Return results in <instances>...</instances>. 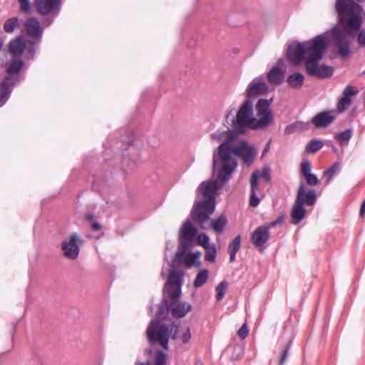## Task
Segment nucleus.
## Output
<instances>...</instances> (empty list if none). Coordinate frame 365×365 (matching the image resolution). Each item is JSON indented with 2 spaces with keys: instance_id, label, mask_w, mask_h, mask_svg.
Masks as SVG:
<instances>
[{
  "instance_id": "nucleus-1",
  "label": "nucleus",
  "mask_w": 365,
  "mask_h": 365,
  "mask_svg": "<svg viewBox=\"0 0 365 365\" xmlns=\"http://www.w3.org/2000/svg\"><path fill=\"white\" fill-rule=\"evenodd\" d=\"M328 45L329 39L325 34L318 35L307 41H294L288 47L287 58L293 65L304 61L307 72L310 76L329 78L332 75L333 68L319 63Z\"/></svg>"
},
{
  "instance_id": "nucleus-2",
  "label": "nucleus",
  "mask_w": 365,
  "mask_h": 365,
  "mask_svg": "<svg viewBox=\"0 0 365 365\" xmlns=\"http://www.w3.org/2000/svg\"><path fill=\"white\" fill-rule=\"evenodd\" d=\"M255 154L254 148L244 140L239 142L237 145L227 142L222 143L212 155L214 173L223 181H228L237 165L235 157L240 156L245 164L250 165Z\"/></svg>"
},
{
  "instance_id": "nucleus-3",
  "label": "nucleus",
  "mask_w": 365,
  "mask_h": 365,
  "mask_svg": "<svg viewBox=\"0 0 365 365\" xmlns=\"http://www.w3.org/2000/svg\"><path fill=\"white\" fill-rule=\"evenodd\" d=\"M212 175L216 178L215 180L202 182L197 188V191L200 192L202 196L207 199L197 202L191 212L193 221L199 224L202 229H206L204 224L215 210L217 191L227 182L218 178L217 175L214 173L213 170Z\"/></svg>"
},
{
  "instance_id": "nucleus-4",
  "label": "nucleus",
  "mask_w": 365,
  "mask_h": 365,
  "mask_svg": "<svg viewBox=\"0 0 365 365\" xmlns=\"http://www.w3.org/2000/svg\"><path fill=\"white\" fill-rule=\"evenodd\" d=\"M165 304L159 306L157 317L153 319L147 328V336L150 343H159L165 349L168 348L170 338L175 339L178 327L175 323L166 326L161 324L160 321L165 315Z\"/></svg>"
},
{
  "instance_id": "nucleus-5",
  "label": "nucleus",
  "mask_w": 365,
  "mask_h": 365,
  "mask_svg": "<svg viewBox=\"0 0 365 365\" xmlns=\"http://www.w3.org/2000/svg\"><path fill=\"white\" fill-rule=\"evenodd\" d=\"M35 42L26 40L22 36H18L11 40L8 44V51L14 58L24 55L27 60L32 59L36 53Z\"/></svg>"
},
{
  "instance_id": "nucleus-6",
  "label": "nucleus",
  "mask_w": 365,
  "mask_h": 365,
  "mask_svg": "<svg viewBox=\"0 0 365 365\" xmlns=\"http://www.w3.org/2000/svg\"><path fill=\"white\" fill-rule=\"evenodd\" d=\"M272 98L259 99L256 105L257 118L252 120V129L256 130L269 126L273 121V115L269 109Z\"/></svg>"
},
{
  "instance_id": "nucleus-7",
  "label": "nucleus",
  "mask_w": 365,
  "mask_h": 365,
  "mask_svg": "<svg viewBox=\"0 0 365 365\" xmlns=\"http://www.w3.org/2000/svg\"><path fill=\"white\" fill-rule=\"evenodd\" d=\"M253 117V103L247 99L239 108L233 123L234 128L238 132H244L246 127L252 129Z\"/></svg>"
},
{
  "instance_id": "nucleus-8",
  "label": "nucleus",
  "mask_w": 365,
  "mask_h": 365,
  "mask_svg": "<svg viewBox=\"0 0 365 365\" xmlns=\"http://www.w3.org/2000/svg\"><path fill=\"white\" fill-rule=\"evenodd\" d=\"M63 0H34V6L38 14L43 16H51V19L45 22L46 26L52 24L53 18L56 17L60 11L61 4Z\"/></svg>"
},
{
  "instance_id": "nucleus-9",
  "label": "nucleus",
  "mask_w": 365,
  "mask_h": 365,
  "mask_svg": "<svg viewBox=\"0 0 365 365\" xmlns=\"http://www.w3.org/2000/svg\"><path fill=\"white\" fill-rule=\"evenodd\" d=\"M44 26L36 17L32 16L25 20L21 32L35 42V46H37L41 41Z\"/></svg>"
},
{
  "instance_id": "nucleus-10",
  "label": "nucleus",
  "mask_w": 365,
  "mask_h": 365,
  "mask_svg": "<svg viewBox=\"0 0 365 365\" xmlns=\"http://www.w3.org/2000/svg\"><path fill=\"white\" fill-rule=\"evenodd\" d=\"M196 234L197 229L193 227L189 220L183 223L180 230L178 255H182V252H184L186 248L192 247V239Z\"/></svg>"
},
{
  "instance_id": "nucleus-11",
  "label": "nucleus",
  "mask_w": 365,
  "mask_h": 365,
  "mask_svg": "<svg viewBox=\"0 0 365 365\" xmlns=\"http://www.w3.org/2000/svg\"><path fill=\"white\" fill-rule=\"evenodd\" d=\"M82 242L81 237L76 233H73L61 243V250L64 256L69 259H76L80 252L78 243Z\"/></svg>"
},
{
  "instance_id": "nucleus-12",
  "label": "nucleus",
  "mask_w": 365,
  "mask_h": 365,
  "mask_svg": "<svg viewBox=\"0 0 365 365\" xmlns=\"http://www.w3.org/2000/svg\"><path fill=\"white\" fill-rule=\"evenodd\" d=\"M267 89L268 87L263 81L262 77H257L249 83L246 90V96L249 100L256 98L264 94Z\"/></svg>"
},
{
  "instance_id": "nucleus-13",
  "label": "nucleus",
  "mask_w": 365,
  "mask_h": 365,
  "mask_svg": "<svg viewBox=\"0 0 365 365\" xmlns=\"http://www.w3.org/2000/svg\"><path fill=\"white\" fill-rule=\"evenodd\" d=\"M189 248H186L184 252H182V255H178V250L175 254V257L177 259L181 261L186 267H200L201 262L200 260L201 252H188Z\"/></svg>"
},
{
  "instance_id": "nucleus-14",
  "label": "nucleus",
  "mask_w": 365,
  "mask_h": 365,
  "mask_svg": "<svg viewBox=\"0 0 365 365\" xmlns=\"http://www.w3.org/2000/svg\"><path fill=\"white\" fill-rule=\"evenodd\" d=\"M285 65L282 60H279L267 73V80L272 84H280L284 77Z\"/></svg>"
},
{
  "instance_id": "nucleus-15",
  "label": "nucleus",
  "mask_w": 365,
  "mask_h": 365,
  "mask_svg": "<svg viewBox=\"0 0 365 365\" xmlns=\"http://www.w3.org/2000/svg\"><path fill=\"white\" fill-rule=\"evenodd\" d=\"M358 89L352 86H346L343 91L341 97L337 103V111L342 113L346 110L351 104V97L357 94Z\"/></svg>"
},
{
  "instance_id": "nucleus-16",
  "label": "nucleus",
  "mask_w": 365,
  "mask_h": 365,
  "mask_svg": "<svg viewBox=\"0 0 365 365\" xmlns=\"http://www.w3.org/2000/svg\"><path fill=\"white\" fill-rule=\"evenodd\" d=\"M295 201L302 205L312 206L317 201L316 192L313 190H305L304 185L301 184L298 188Z\"/></svg>"
},
{
  "instance_id": "nucleus-17",
  "label": "nucleus",
  "mask_w": 365,
  "mask_h": 365,
  "mask_svg": "<svg viewBox=\"0 0 365 365\" xmlns=\"http://www.w3.org/2000/svg\"><path fill=\"white\" fill-rule=\"evenodd\" d=\"M259 178V171L256 170L254 171L252 174L250 179V205L255 207H257L259 202L261 199L264 197L262 193H259V197L257 195V191L258 190V180Z\"/></svg>"
},
{
  "instance_id": "nucleus-18",
  "label": "nucleus",
  "mask_w": 365,
  "mask_h": 365,
  "mask_svg": "<svg viewBox=\"0 0 365 365\" xmlns=\"http://www.w3.org/2000/svg\"><path fill=\"white\" fill-rule=\"evenodd\" d=\"M269 227H258L252 235V242L257 247H262L269 238Z\"/></svg>"
},
{
  "instance_id": "nucleus-19",
  "label": "nucleus",
  "mask_w": 365,
  "mask_h": 365,
  "mask_svg": "<svg viewBox=\"0 0 365 365\" xmlns=\"http://www.w3.org/2000/svg\"><path fill=\"white\" fill-rule=\"evenodd\" d=\"M15 84V81L10 77H6L0 83V107L3 106L9 98L11 88Z\"/></svg>"
},
{
  "instance_id": "nucleus-20",
  "label": "nucleus",
  "mask_w": 365,
  "mask_h": 365,
  "mask_svg": "<svg viewBox=\"0 0 365 365\" xmlns=\"http://www.w3.org/2000/svg\"><path fill=\"white\" fill-rule=\"evenodd\" d=\"M334 118L331 111H323L317 114L312 121L317 128H322L331 124Z\"/></svg>"
},
{
  "instance_id": "nucleus-21",
  "label": "nucleus",
  "mask_w": 365,
  "mask_h": 365,
  "mask_svg": "<svg viewBox=\"0 0 365 365\" xmlns=\"http://www.w3.org/2000/svg\"><path fill=\"white\" fill-rule=\"evenodd\" d=\"M334 34H335V39L337 41L338 46H339V55L343 57L346 58L349 56L350 51L349 46L346 44H344L343 42L346 39L345 34L342 31H341L339 29L335 28L334 29Z\"/></svg>"
},
{
  "instance_id": "nucleus-22",
  "label": "nucleus",
  "mask_w": 365,
  "mask_h": 365,
  "mask_svg": "<svg viewBox=\"0 0 365 365\" xmlns=\"http://www.w3.org/2000/svg\"><path fill=\"white\" fill-rule=\"evenodd\" d=\"M306 215V210L304 205L294 202L292 211H291V217L292 224H298Z\"/></svg>"
},
{
  "instance_id": "nucleus-23",
  "label": "nucleus",
  "mask_w": 365,
  "mask_h": 365,
  "mask_svg": "<svg viewBox=\"0 0 365 365\" xmlns=\"http://www.w3.org/2000/svg\"><path fill=\"white\" fill-rule=\"evenodd\" d=\"M191 305L189 303L174 304L171 309V314L175 318H182L191 310Z\"/></svg>"
},
{
  "instance_id": "nucleus-24",
  "label": "nucleus",
  "mask_w": 365,
  "mask_h": 365,
  "mask_svg": "<svg viewBox=\"0 0 365 365\" xmlns=\"http://www.w3.org/2000/svg\"><path fill=\"white\" fill-rule=\"evenodd\" d=\"M227 224V217L220 215V217L211 220V227L217 233H222L225 230V226Z\"/></svg>"
},
{
  "instance_id": "nucleus-25",
  "label": "nucleus",
  "mask_w": 365,
  "mask_h": 365,
  "mask_svg": "<svg viewBox=\"0 0 365 365\" xmlns=\"http://www.w3.org/2000/svg\"><path fill=\"white\" fill-rule=\"evenodd\" d=\"M183 282V273L178 270H171L168 277L170 286L181 287Z\"/></svg>"
},
{
  "instance_id": "nucleus-26",
  "label": "nucleus",
  "mask_w": 365,
  "mask_h": 365,
  "mask_svg": "<svg viewBox=\"0 0 365 365\" xmlns=\"http://www.w3.org/2000/svg\"><path fill=\"white\" fill-rule=\"evenodd\" d=\"M19 26L20 19L18 17L14 16L5 21L4 24V30L7 34H11Z\"/></svg>"
},
{
  "instance_id": "nucleus-27",
  "label": "nucleus",
  "mask_w": 365,
  "mask_h": 365,
  "mask_svg": "<svg viewBox=\"0 0 365 365\" xmlns=\"http://www.w3.org/2000/svg\"><path fill=\"white\" fill-rule=\"evenodd\" d=\"M241 237L240 235H237L232 242L229 245L228 250L230 253V259L233 262L235 259L236 253L238 252L240 247Z\"/></svg>"
},
{
  "instance_id": "nucleus-28",
  "label": "nucleus",
  "mask_w": 365,
  "mask_h": 365,
  "mask_svg": "<svg viewBox=\"0 0 365 365\" xmlns=\"http://www.w3.org/2000/svg\"><path fill=\"white\" fill-rule=\"evenodd\" d=\"M352 135V130L348 129L341 133H335L334 138L340 145H346Z\"/></svg>"
},
{
  "instance_id": "nucleus-29",
  "label": "nucleus",
  "mask_w": 365,
  "mask_h": 365,
  "mask_svg": "<svg viewBox=\"0 0 365 365\" xmlns=\"http://www.w3.org/2000/svg\"><path fill=\"white\" fill-rule=\"evenodd\" d=\"M24 66V62L21 59L14 60L7 68L8 77H11L12 75H17Z\"/></svg>"
},
{
  "instance_id": "nucleus-30",
  "label": "nucleus",
  "mask_w": 365,
  "mask_h": 365,
  "mask_svg": "<svg viewBox=\"0 0 365 365\" xmlns=\"http://www.w3.org/2000/svg\"><path fill=\"white\" fill-rule=\"evenodd\" d=\"M287 82L292 88H299L304 82V76L299 73H295L288 77Z\"/></svg>"
},
{
  "instance_id": "nucleus-31",
  "label": "nucleus",
  "mask_w": 365,
  "mask_h": 365,
  "mask_svg": "<svg viewBox=\"0 0 365 365\" xmlns=\"http://www.w3.org/2000/svg\"><path fill=\"white\" fill-rule=\"evenodd\" d=\"M208 279V270L202 269L196 276L194 281V286L195 287H200L203 285Z\"/></svg>"
},
{
  "instance_id": "nucleus-32",
  "label": "nucleus",
  "mask_w": 365,
  "mask_h": 365,
  "mask_svg": "<svg viewBox=\"0 0 365 365\" xmlns=\"http://www.w3.org/2000/svg\"><path fill=\"white\" fill-rule=\"evenodd\" d=\"M323 146V143L319 140H312L309 141L306 147L305 151L308 153H314L320 150Z\"/></svg>"
},
{
  "instance_id": "nucleus-33",
  "label": "nucleus",
  "mask_w": 365,
  "mask_h": 365,
  "mask_svg": "<svg viewBox=\"0 0 365 365\" xmlns=\"http://www.w3.org/2000/svg\"><path fill=\"white\" fill-rule=\"evenodd\" d=\"M165 354L162 351H158L154 364H152L150 361H148L145 364L138 362L136 365H165Z\"/></svg>"
},
{
  "instance_id": "nucleus-34",
  "label": "nucleus",
  "mask_w": 365,
  "mask_h": 365,
  "mask_svg": "<svg viewBox=\"0 0 365 365\" xmlns=\"http://www.w3.org/2000/svg\"><path fill=\"white\" fill-rule=\"evenodd\" d=\"M227 287H228V283L225 281L221 282L217 285V287L215 289L216 292H217L216 298H217V301L221 300L224 297L225 292L227 289Z\"/></svg>"
},
{
  "instance_id": "nucleus-35",
  "label": "nucleus",
  "mask_w": 365,
  "mask_h": 365,
  "mask_svg": "<svg viewBox=\"0 0 365 365\" xmlns=\"http://www.w3.org/2000/svg\"><path fill=\"white\" fill-rule=\"evenodd\" d=\"M205 259L208 262H213L216 258V248L215 245H210L205 248Z\"/></svg>"
},
{
  "instance_id": "nucleus-36",
  "label": "nucleus",
  "mask_w": 365,
  "mask_h": 365,
  "mask_svg": "<svg viewBox=\"0 0 365 365\" xmlns=\"http://www.w3.org/2000/svg\"><path fill=\"white\" fill-rule=\"evenodd\" d=\"M339 168V165H334L323 173V177L326 179L327 184L331 181V178L335 175Z\"/></svg>"
},
{
  "instance_id": "nucleus-37",
  "label": "nucleus",
  "mask_w": 365,
  "mask_h": 365,
  "mask_svg": "<svg viewBox=\"0 0 365 365\" xmlns=\"http://www.w3.org/2000/svg\"><path fill=\"white\" fill-rule=\"evenodd\" d=\"M168 294L170 298L174 302L178 300L181 295V287L179 286H170Z\"/></svg>"
},
{
  "instance_id": "nucleus-38",
  "label": "nucleus",
  "mask_w": 365,
  "mask_h": 365,
  "mask_svg": "<svg viewBox=\"0 0 365 365\" xmlns=\"http://www.w3.org/2000/svg\"><path fill=\"white\" fill-rule=\"evenodd\" d=\"M19 4V11L23 13L28 14L31 11V4L29 0H18Z\"/></svg>"
},
{
  "instance_id": "nucleus-39",
  "label": "nucleus",
  "mask_w": 365,
  "mask_h": 365,
  "mask_svg": "<svg viewBox=\"0 0 365 365\" xmlns=\"http://www.w3.org/2000/svg\"><path fill=\"white\" fill-rule=\"evenodd\" d=\"M178 338L182 341V343H187L191 339V333L190 329L188 327L182 329L180 331V334L178 336Z\"/></svg>"
},
{
  "instance_id": "nucleus-40",
  "label": "nucleus",
  "mask_w": 365,
  "mask_h": 365,
  "mask_svg": "<svg viewBox=\"0 0 365 365\" xmlns=\"http://www.w3.org/2000/svg\"><path fill=\"white\" fill-rule=\"evenodd\" d=\"M304 178H305L307 184L309 186H315L318 185L319 182L317 177L312 173L304 176Z\"/></svg>"
},
{
  "instance_id": "nucleus-41",
  "label": "nucleus",
  "mask_w": 365,
  "mask_h": 365,
  "mask_svg": "<svg viewBox=\"0 0 365 365\" xmlns=\"http://www.w3.org/2000/svg\"><path fill=\"white\" fill-rule=\"evenodd\" d=\"M209 237L205 234H200L197 237V244L202 246L204 248L210 246Z\"/></svg>"
},
{
  "instance_id": "nucleus-42",
  "label": "nucleus",
  "mask_w": 365,
  "mask_h": 365,
  "mask_svg": "<svg viewBox=\"0 0 365 365\" xmlns=\"http://www.w3.org/2000/svg\"><path fill=\"white\" fill-rule=\"evenodd\" d=\"M301 173L303 176L311 173V165L309 161L306 160L301 164Z\"/></svg>"
},
{
  "instance_id": "nucleus-43",
  "label": "nucleus",
  "mask_w": 365,
  "mask_h": 365,
  "mask_svg": "<svg viewBox=\"0 0 365 365\" xmlns=\"http://www.w3.org/2000/svg\"><path fill=\"white\" fill-rule=\"evenodd\" d=\"M259 177L264 180L266 182L270 180V169L267 166H264L261 171H259Z\"/></svg>"
},
{
  "instance_id": "nucleus-44",
  "label": "nucleus",
  "mask_w": 365,
  "mask_h": 365,
  "mask_svg": "<svg viewBox=\"0 0 365 365\" xmlns=\"http://www.w3.org/2000/svg\"><path fill=\"white\" fill-rule=\"evenodd\" d=\"M249 329L246 324H244L238 330V335L242 339H245L248 335Z\"/></svg>"
},
{
  "instance_id": "nucleus-45",
  "label": "nucleus",
  "mask_w": 365,
  "mask_h": 365,
  "mask_svg": "<svg viewBox=\"0 0 365 365\" xmlns=\"http://www.w3.org/2000/svg\"><path fill=\"white\" fill-rule=\"evenodd\" d=\"M289 345L287 344V346L285 347V349L283 350V351L282 353V355H281V357H280V360H279V365H283L284 364V362L287 360V356H288V354H289Z\"/></svg>"
},
{
  "instance_id": "nucleus-46",
  "label": "nucleus",
  "mask_w": 365,
  "mask_h": 365,
  "mask_svg": "<svg viewBox=\"0 0 365 365\" xmlns=\"http://www.w3.org/2000/svg\"><path fill=\"white\" fill-rule=\"evenodd\" d=\"M225 134L226 133L225 132L217 131L211 134V138L212 140L220 142L225 138Z\"/></svg>"
},
{
  "instance_id": "nucleus-47",
  "label": "nucleus",
  "mask_w": 365,
  "mask_h": 365,
  "mask_svg": "<svg viewBox=\"0 0 365 365\" xmlns=\"http://www.w3.org/2000/svg\"><path fill=\"white\" fill-rule=\"evenodd\" d=\"M358 42L360 46H365V31L362 30L358 35Z\"/></svg>"
},
{
  "instance_id": "nucleus-48",
  "label": "nucleus",
  "mask_w": 365,
  "mask_h": 365,
  "mask_svg": "<svg viewBox=\"0 0 365 365\" xmlns=\"http://www.w3.org/2000/svg\"><path fill=\"white\" fill-rule=\"evenodd\" d=\"M284 220L283 216L279 217L276 220L272 222L269 225H264L265 227H269V228L277 226L282 222Z\"/></svg>"
},
{
  "instance_id": "nucleus-49",
  "label": "nucleus",
  "mask_w": 365,
  "mask_h": 365,
  "mask_svg": "<svg viewBox=\"0 0 365 365\" xmlns=\"http://www.w3.org/2000/svg\"><path fill=\"white\" fill-rule=\"evenodd\" d=\"M92 229L96 231L100 230L101 229V225L98 222H94L92 224Z\"/></svg>"
},
{
  "instance_id": "nucleus-50",
  "label": "nucleus",
  "mask_w": 365,
  "mask_h": 365,
  "mask_svg": "<svg viewBox=\"0 0 365 365\" xmlns=\"http://www.w3.org/2000/svg\"><path fill=\"white\" fill-rule=\"evenodd\" d=\"M365 213V200L363 201L361 208H360V215H364Z\"/></svg>"
},
{
  "instance_id": "nucleus-51",
  "label": "nucleus",
  "mask_w": 365,
  "mask_h": 365,
  "mask_svg": "<svg viewBox=\"0 0 365 365\" xmlns=\"http://www.w3.org/2000/svg\"><path fill=\"white\" fill-rule=\"evenodd\" d=\"M6 64V61L0 59V66H4Z\"/></svg>"
},
{
  "instance_id": "nucleus-52",
  "label": "nucleus",
  "mask_w": 365,
  "mask_h": 365,
  "mask_svg": "<svg viewBox=\"0 0 365 365\" xmlns=\"http://www.w3.org/2000/svg\"><path fill=\"white\" fill-rule=\"evenodd\" d=\"M3 44H4L3 41L1 40L0 41V51L1 50V48L3 47Z\"/></svg>"
},
{
  "instance_id": "nucleus-53",
  "label": "nucleus",
  "mask_w": 365,
  "mask_h": 365,
  "mask_svg": "<svg viewBox=\"0 0 365 365\" xmlns=\"http://www.w3.org/2000/svg\"><path fill=\"white\" fill-rule=\"evenodd\" d=\"M289 129V127L286 128V130H285L286 133H289L291 132Z\"/></svg>"
},
{
  "instance_id": "nucleus-54",
  "label": "nucleus",
  "mask_w": 365,
  "mask_h": 365,
  "mask_svg": "<svg viewBox=\"0 0 365 365\" xmlns=\"http://www.w3.org/2000/svg\"><path fill=\"white\" fill-rule=\"evenodd\" d=\"M147 351H148L149 354H150V353H151V351H150V350H148Z\"/></svg>"
},
{
  "instance_id": "nucleus-55",
  "label": "nucleus",
  "mask_w": 365,
  "mask_h": 365,
  "mask_svg": "<svg viewBox=\"0 0 365 365\" xmlns=\"http://www.w3.org/2000/svg\"><path fill=\"white\" fill-rule=\"evenodd\" d=\"M200 365H202V364H200Z\"/></svg>"
}]
</instances>
